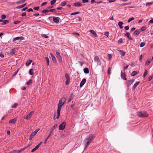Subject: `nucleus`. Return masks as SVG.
I'll list each match as a JSON object with an SVG mask.
<instances>
[{"instance_id":"obj_51","label":"nucleus","mask_w":153,"mask_h":153,"mask_svg":"<svg viewBox=\"0 0 153 153\" xmlns=\"http://www.w3.org/2000/svg\"><path fill=\"white\" fill-rule=\"evenodd\" d=\"M33 9H34L35 10H39V7H35L33 8Z\"/></svg>"},{"instance_id":"obj_63","label":"nucleus","mask_w":153,"mask_h":153,"mask_svg":"<svg viewBox=\"0 0 153 153\" xmlns=\"http://www.w3.org/2000/svg\"><path fill=\"white\" fill-rule=\"evenodd\" d=\"M135 29V28H134V27H133L132 28L131 30H130V32H132Z\"/></svg>"},{"instance_id":"obj_47","label":"nucleus","mask_w":153,"mask_h":153,"mask_svg":"<svg viewBox=\"0 0 153 153\" xmlns=\"http://www.w3.org/2000/svg\"><path fill=\"white\" fill-rule=\"evenodd\" d=\"M39 129H37L34 132H32L35 135L37 133V132L38 131Z\"/></svg>"},{"instance_id":"obj_37","label":"nucleus","mask_w":153,"mask_h":153,"mask_svg":"<svg viewBox=\"0 0 153 153\" xmlns=\"http://www.w3.org/2000/svg\"><path fill=\"white\" fill-rule=\"evenodd\" d=\"M120 54L122 56H123L125 54V52L123 51H120Z\"/></svg>"},{"instance_id":"obj_41","label":"nucleus","mask_w":153,"mask_h":153,"mask_svg":"<svg viewBox=\"0 0 153 153\" xmlns=\"http://www.w3.org/2000/svg\"><path fill=\"white\" fill-rule=\"evenodd\" d=\"M145 45V43L144 42H141L140 45V47H142L144 46Z\"/></svg>"},{"instance_id":"obj_24","label":"nucleus","mask_w":153,"mask_h":153,"mask_svg":"<svg viewBox=\"0 0 153 153\" xmlns=\"http://www.w3.org/2000/svg\"><path fill=\"white\" fill-rule=\"evenodd\" d=\"M74 5L76 7H80L81 5V4L79 2H76L74 3Z\"/></svg>"},{"instance_id":"obj_12","label":"nucleus","mask_w":153,"mask_h":153,"mask_svg":"<svg viewBox=\"0 0 153 153\" xmlns=\"http://www.w3.org/2000/svg\"><path fill=\"white\" fill-rule=\"evenodd\" d=\"M134 80L131 79L130 80H128L127 81V84L128 86H130L133 82Z\"/></svg>"},{"instance_id":"obj_34","label":"nucleus","mask_w":153,"mask_h":153,"mask_svg":"<svg viewBox=\"0 0 153 153\" xmlns=\"http://www.w3.org/2000/svg\"><path fill=\"white\" fill-rule=\"evenodd\" d=\"M66 4V2L65 1H63L61 3L60 5L61 6H63L65 5Z\"/></svg>"},{"instance_id":"obj_64","label":"nucleus","mask_w":153,"mask_h":153,"mask_svg":"<svg viewBox=\"0 0 153 153\" xmlns=\"http://www.w3.org/2000/svg\"><path fill=\"white\" fill-rule=\"evenodd\" d=\"M26 15V14L25 13H22L21 14V16H25Z\"/></svg>"},{"instance_id":"obj_2","label":"nucleus","mask_w":153,"mask_h":153,"mask_svg":"<svg viewBox=\"0 0 153 153\" xmlns=\"http://www.w3.org/2000/svg\"><path fill=\"white\" fill-rule=\"evenodd\" d=\"M66 101L65 98L63 97L60 99L59 101V103L58 105V109L61 110L62 106L64 105Z\"/></svg>"},{"instance_id":"obj_32","label":"nucleus","mask_w":153,"mask_h":153,"mask_svg":"<svg viewBox=\"0 0 153 153\" xmlns=\"http://www.w3.org/2000/svg\"><path fill=\"white\" fill-rule=\"evenodd\" d=\"M148 71L147 70H145V72L143 75V77H145L147 74H148Z\"/></svg>"},{"instance_id":"obj_60","label":"nucleus","mask_w":153,"mask_h":153,"mask_svg":"<svg viewBox=\"0 0 153 153\" xmlns=\"http://www.w3.org/2000/svg\"><path fill=\"white\" fill-rule=\"evenodd\" d=\"M130 4V3H123L121 5L122 6L126 5L128 4Z\"/></svg>"},{"instance_id":"obj_44","label":"nucleus","mask_w":153,"mask_h":153,"mask_svg":"<svg viewBox=\"0 0 153 153\" xmlns=\"http://www.w3.org/2000/svg\"><path fill=\"white\" fill-rule=\"evenodd\" d=\"M79 13V12H76L75 13H72L71 14V15H74L77 14Z\"/></svg>"},{"instance_id":"obj_48","label":"nucleus","mask_w":153,"mask_h":153,"mask_svg":"<svg viewBox=\"0 0 153 153\" xmlns=\"http://www.w3.org/2000/svg\"><path fill=\"white\" fill-rule=\"evenodd\" d=\"M125 36H126L128 37V38H129V36H130V33H128V32L126 33L125 34Z\"/></svg>"},{"instance_id":"obj_31","label":"nucleus","mask_w":153,"mask_h":153,"mask_svg":"<svg viewBox=\"0 0 153 153\" xmlns=\"http://www.w3.org/2000/svg\"><path fill=\"white\" fill-rule=\"evenodd\" d=\"M137 74V72L136 71H133L131 73V76H135Z\"/></svg>"},{"instance_id":"obj_50","label":"nucleus","mask_w":153,"mask_h":153,"mask_svg":"<svg viewBox=\"0 0 153 153\" xmlns=\"http://www.w3.org/2000/svg\"><path fill=\"white\" fill-rule=\"evenodd\" d=\"M49 12V10H42V12L44 13H46Z\"/></svg>"},{"instance_id":"obj_4","label":"nucleus","mask_w":153,"mask_h":153,"mask_svg":"<svg viewBox=\"0 0 153 153\" xmlns=\"http://www.w3.org/2000/svg\"><path fill=\"white\" fill-rule=\"evenodd\" d=\"M65 76L66 79V80L65 81V84L66 85H68L70 82V76L67 73L65 74Z\"/></svg>"},{"instance_id":"obj_54","label":"nucleus","mask_w":153,"mask_h":153,"mask_svg":"<svg viewBox=\"0 0 153 153\" xmlns=\"http://www.w3.org/2000/svg\"><path fill=\"white\" fill-rule=\"evenodd\" d=\"M56 10L55 9H51V10H49V12H54Z\"/></svg>"},{"instance_id":"obj_55","label":"nucleus","mask_w":153,"mask_h":153,"mask_svg":"<svg viewBox=\"0 0 153 153\" xmlns=\"http://www.w3.org/2000/svg\"><path fill=\"white\" fill-rule=\"evenodd\" d=\"M6 16L5 15L3 14L1 16V18L2 19H4L6 18Z\"/></svg>"},{"instance_id":"obj_53","label":"nucleus","mask_w":153,"mask_h":153,"mask_svg":"<svg viewBox=\"0 0 153 153\" xmlns=\"http://www.w3.org/2000/svg\"><path fill=\"white\" fill-rule=\"evenodd\" d=\"M20 22H21L20 21H16L15 22H14V24H17L18 23Z\"/></svg>"},{"instance_id":"obj_38","label":"nucleus","mask_w":153,"mask_h":153,"mask_svg":"<svg viewBox=\"0 0 153 153\" xmlns=\"http://www.w3.org/2000/svg\"><path fill=\"white\" fill-rule=\"evenodd\" d=\"M134 17H131V18H129L128 21V22H130L131 21L134 20Z\"/></svg>"},{"instance_id":"obj_21","label":"nucleus","mask_w":153,"mask_h":153,"mask_svg":"<svg viewBox=\"0 0 153 153\" xmlns=\"http://www.w3.org/2000/svg\"><path fill=\"white\" fill-rule=\"evenodd\" d=\"M15 49H12L10 53V55L11 56H13L15 53Z\"/></svg>"},{"instance_id":"obj_23","label":"nucleus","mask_w":153,"mask_h":153,"mask_svg":"<svg viewBox=\"0 0 153 153\" xmlns=\"http://www.w3.org/2000/svg\"><path fill=\"white\" fill-rule=\"evenodd\" d=\"M26 4L25 3L21 6H18L16 7L17 9H20L24 7L26 5Z\"/></svg>"},{"instance_id":"obj_33","label":"nucleus","mask_w":153,"mask_h":153,"mask_svg":"<svg viewBox=\"0 0 153 153\" xmlns=\"http://www.w3.org/2000/svg\"><path fill=\"white\" fill-rule=\"evenodd\" d=\"M9 22V21L8 20H4L3 21V23L2 24V25L6 24L7 23Z\"/></svg>"},{"instance_id":"obj_26","label":"nucleus","mask_w":153,"mask_h":153,"mask_svg":"<svg viewBox=\"0 0 153 153\" xmlns=\"http://www.w3.org/2000/svg\"><path fill=\"white\" fill-rule=\"evenodd\" d=\"M35 135L33 134V133H32L29 137V140H32V139L33 137L35 136Z\"/></svg>"},{"instance_id":"obj_39","label":"nucleus","mask_w":153,"mask_h":153,"mask_svg":"<svg viewBox=\"0 0 153 153\" xmlns=\"http://www.w3.org/2000/svg\"><path fill=\"white\" fill-rule=\"evenodd\" d=\"M56 2V0H53L51 1V4L53 5Z\"/></svg>"},{"instance_id":"obj_16","label":"nucleus","mask_w":153,"mask_h":153,"mask_svg":"<svg viewBox=\"0 0 153 153\" xmlns=\"http://www.w3.org/2000/svg\"><path fill=\"white\" fill-rule=\"evenodd\" d=\"M58 18H59L58 17L56 18L55 17H53V20L54 22L56 23H58L59 22V20L58 19Z\"/></svg>"},{"instance_id":"obj_29","label":"nucleus","mask_w":153,"mask_h":153,"mask_svg":"<svg viewBox=\"0 0 153 153\" xmlns=\"http://www.w3.org/2000/svg\"><path fill=\"white\" fill-rule=\"evenodd\" d=\"M29 73L31 75H33V69H30L29 71Z\"/></svg>"},{"instance_id":"obj_62","label":"nucleus","mask_w":153,"mask_h":153,"mask_svg":"<svg viewBox=\"0 0 153 153\" xmlns=\"http://www.w3.org/2000/svg\"><path fill=\"white\" fill-rule=\"evenodd\" d=\"M73 100V98L72 97H70L68 100V102H69Z\"/></svg>"},{"instance_id":"obj_19","label":"nucleus","mask_w":153,"mask_h":153,"mask_svg":"<svg viewBox=\"0 0 153 153\" xmlns=\"http://www.w3.org/2000/svg\"><path fill=\"white\" fill-rule=\"evenodd\" d=\"M90 32L92 33L95 37L97 36V35L94 30H90Z\"/></svg>"},{"instance_id":"obj_57","label":"nucleus","mask_w":153,"mask_h":153,"mask_svg":"<svg viewBox=\"0 0 153 153\" xmlns=\"http://www.w3.org/2000/svg\"><path fill=\"white\" fill-rule=\"evenodd\" d=\"M118 42L119 43H121L123 42V39H119L118 41Z\"/></svg>"},{"instance_id":"obj_42","label":"nucleus","mask_w":153,"mask_h":153,"mask_svg":"<svg viewBox=\"0 0 153 153\" xmlns=\"http://www.w3.org/2000/svg\"><path fill=\"white\" fill-rule=\"evenodd\" d=\"M42 36L43 37H44L46 38H48V36L45 34H42Z\"/></svg>"},{"instance_id":"obj_5","label":"nucleus","mask_w":153,"mask_h":153,"mask_svg":"<svg viewBox=\"0 0 153 153\" xmlns=\"http://www.w3.org/2000/svg\"><path fill=\"white\" fill-rule=\"evenodd\" d=\"M94 61L95 62L97 63V65H100L101 62L100 60L97 56H96L94 58Z\"/></svg>"},{"instance_id":"obj_43","label":"nucleus","mask_w":153,"mask_h":153,"mask_svg":"<svg viewBox=\"0 0 153 153\" xmlns=\"http://www.w3.org/2000/svg\"><path fill=\"white\" fill-rule=\"evenodd\" d=\"M153 4V2L147 3L146 4V6L151 5Z\"/></svg>"},{"instance_id":"obj_59","label":"nucleus","mask_w":153,"mask_h":153,"mask_svg":"<svg viewBox=\"0 0 153 153\" xmlns=\"http://www.w3.org/2000/svg\"><path fill=\"white\" fill-rule=\"evenodd\" d=\"M105 35L108 37L109 35V33L108 32H106L105 33Z\"/></svg>"},{"instance_id":"obj_13","label":"nucleus","mask_w":153,"mask_h":153,"mask_svg":"<svg viewBox=\"0 0 153 153\" xmlns=\"http://www.w3.org/2000/svg\"><path fill=\"white\" fill-rule=\"evenodd\" d=\"M60 111H61V110H60L57 109V115H56V116L55 115L54 116V118L56 117V119H58L59 118V116L60 115Z\"/></svg>"},{"instance_id":"obj_25","label":"nucleus","mask_w":153,"mask_h":153,"mask_svg":"<svg viewBox=\"0 0 153 153\" xmlns=\"http://www.w3.org/2000/svg\"><path fill=\"white\" fill-rule=\"evenodd\" d=\"M32 62V60H28L26 62V66H28L30 64H31Z\"/></svg>"},{"instance_id":"obj_20","label":"nucleus","mask_w":153,"mask_h":153,"mask_svg":"<svg viewBox=\"0 0 153 153\" xmlns=\"http://www.w3.org/2000/svg\"><path fill=\"white\" fill-rule=\"evenodd\" d=\"M140 33V31L139 30H135L133 33L134 35H137L139 34Z\"/></svg>"},{"instance_id":"obj_11","label":"nucleus","mask_w":153,"mask_h":153,"mask_svg":"<svg viewBox=\"0 0 153 153\" xmlns=\"http://www.w3.org/2000/svg\"><path fill=\"white\" fill-rule=\"evenodd\" d=\"M57 124H56L55 125L53 126V127L51 129V131L50 134L52 135L54 130L57 127Z\"/></svg>"},{"instance_id":"obj_49","label":"nucleus","mask_w":153,"mask_h":153,"mask_svg":"<svg viewBox=\"0 0 153 153\" xmlns=\"http://www.w3.org/2000/svg\"><path fill=\"white\" fill-rule=\"evenodd\" d=\"M146 27H143L141 28V30L142 31L145 30L146 29Z\"/></svg>"},{"instance_id":"obj_7","label":"nucleus","mask_w":153,"mask_h":153,"mask_svg":"<svg viewBox=\"0 0 153 153\" xmlns=\"http://www.w3.org/2000/svg\"><path fill=\"white\" fill-rule=\"evenodd\" d=\"M34 114V111H32L30 113L27 114V116L24 117L25 119L27 120L30 119Z\"/></svg>"},{"instance_id":"obj_10","label":"nucleus","mask_w":153,"mask_h":153,"mask_svg":"<svg viewBox=\"0 0 153 153\" xmlns=\"http://www.w3.org/2000/svg\"><path fill=\"white\" fill-rule=\"evenodd\" d=\"M24 39V38L22 36L17 37L14 38L13 39V41L14 42L17 40L20 39L21 40H23Z\"/></svg>"},{"instance_id":"obj_35","label":"nucleus","mask_w":153,"mask_h":153,"mask_svg":"<svg viewBox=\"0 0 153 153\" xmlns=\"http://www.w3.org/2000/svg\"><path fill=\"white\" fill-rule=\"evenodd\" d=\"M45 59L47 62V65L48 66L49 65V58L47 57H45Z\"/></svg>"},{"instance_id":"obj_56","label":"nucleus","mask_w":153,"mask_h":153,"mask_svg":"<svg viewBox=\"0 0 153 153\" xmlns=\"http://www.w3.org/2000/svg\"><path fill=\"white\" fill-rule=\"evenodd\" d=\"M89 0H82V2L83 3H87L88 2Z\"/></svg>"},{"instance_id":"obj_30","label":"nucleus","mask_w":153,"mask_h":153,"mask_svg":"<svg viewBox=\"0 0 153 153\" xmlns=\"http://www.w3.org/2000/svg\"><path fill=\"white\" fill-rule=\"evenodd\" d=\"M42 143V142H41L40 143H39L37 146H36L34 148L35 149H36V150L39 147L40 145Z\"/></svg>"},{"instance_id":"obj_3","label":"nucleus","mask_w":153,"mask_h":153,"mask_svg":"<svg viewBox=\"0 0 153 153\" xmlns=\"http://www.w3.org/2000/svg\"><path fill=\"white\" fill-rule=\"evenodd\" d=\"M137 115L139 117L141 118L146 117L149 116L148 114L144 111L139 112L137 113Z\"/></svg>"},{"instance_id":"obj_61","label":"nucleus","mask_w":153,"mask_h":153,"mask_svg":"<svg viewBox=\"0 0 153 153\" xmlns=\"http://www.w3.org/2000/svg\"><path fill=\"white\" fill-rule=\"evenodd\" d=\"M73 34L76 35L78 36H80V34L79 33L76 32H75L73 33Z\"/></svg>"},{"instance_id":"obj_1","label":"nucleus","mask_w":153,"mask_h":153,"mask_svg":"<svg viewBox=\"0 0 153 153\" xmlns=\"http://www.w3.org/2000/svg\"><path fill=\"white\" fill-rule=\"evenodd\" d=\"M94 138V136L92 134H91L85 140L83 143L85 146L84 148L85 149L92 142Z\"/></svg>"},{"instance_id":"obj_46","label":"nucleus","mask_w":153,"mask_h":153,"mask_svg":"<svg viewBox=\"0 0 153 153\" xmlns=\"http://www.w3.org/2000/svg\"><path fill=\"white\" fill-rule=\"evenodd\" d=\"M150 63V60H147L145 63V65H148Z\"/></svg>"},{"instance_id":"obj_18","label":"nucleus","mask_w":153,"mask_h":153,"mask_svg":"<svg viewBox=\"0 0 153 153\" xmlns=\"http://www.w3.org/2000/svg\"><path fill=\"white\" fill-rule=\"evenodd\" d=\"M123 24V23L121 22H119L118 23V25L120 27L121 29H122L123 27V26H122V25Z\"/></svg>"},{"instance_id":"obj_17","label":"nucleus","mask_w":153,"mask_h":153,"mask_svg":"<svg viewBox=\"0 0 153 153\" xmlns=\"http://www.w3.org/2000/svg\"><path fill=\"white\" fill-rule=\"evenodd\" d=\"M140 82H137L136 83H135L134 84V85H133V89L134 90L137 87V86L139 84Z\"/></svg>"},{"instance_id":"obj_58","label":"nucleus","mask_w":153,"mask_h":153,"mask_svg":"<svg viewBox=\"0 0 153 153\" xmlns=\"http://www.w3.org/2000/svg\"><path fill=\"white\" fill-rule=\"evenodd\" d=\"M27 11L29 12L32 11L33 12V10L32 8H30L27 10Z\"/></svg>"},{"instance_id":"obj_52","label":"nucleus","mask_w":153,"mask_h":153,"mask_svg":"<svg viewBox=\"0 0 153 153\" xmlns=\"http://www.w3.org/2000/svg\"><path fill=\"white\" fill-rule=\"evenodd\" d=\"M125 30H127L129 29V27L128 26H126L124 27Z\"/></svg>"},{"instance_id":"obj_6","label":"nucleus","mask_w":153,"mask_h":153,"mask_svg":"<svg viewBox=\"0 0 153 153\" xmlns=\"http://www.w3.org/2000/svg\"><path fill=\"white\" fill-rule=\"evenodd\" d=\"M66 123L65 122H63L59 126V130H63L65 126Z\"/></svg>"},{"instance_id":"obj_14","label":"nucleus","mask_w":153,"mask_h":153,"mask_svg":"<svg viewBox=\"0 0 153 153\" xmlns=\"http://www.w3.org/2000/svg\"><path fill=\"white\" fill-rule=\"evenodd\" d=\"M17 120L16 118L12 119L9 121V123H15L16 121Z\"/></svg>"},{"instance_id":"obj_36","label":"nucleus","mask_w":153,"mask_h":153,"mask_svg":"<svg viewBox=\"0 0 153 153\" xmlns=\"http://www.w3.org/2000/svg\"><path fill=\"white\" fill-rule=\"evenodd\" d=\"M32 83V80L31 79H30L27 83L26 84L27 85H29Z\"/></svg>"},{"instance_id":"obj_40","label":"nucleus","mask_w":153,"mask_h":153,"mask_svg":"<svg viewBox=\"0 0 153 153\" xmlns=\"http://www.w3.org/2000/svg\"><path fill=\"white\" fill-rule=\"evenodd\" d=\"M18 105V104L16 103H14L13 104V106H12V108H16Z\"/></svg>"},{"instance_id":"obj_27","label":"nucleus","mask_w":153,"mask_h":153,"mask_svg":"<svg viewBox=\"0 0 153 153\" xmlns=\"http://www.w3.org/2000/svg\"><path fill=\"white\" fill-rule=\"evenodd\" d=\"M56 57L58 59L60 62H61L62 61V59L60 55L56 56Z\"/></svg>"},{"instance_id":"obj_15","label":"nucleus","mask_w":153,"mask_h":153,"mask_svg":"<svg viewBox=\"0 0 153 153\" xmlns=\"http://www.w3.org/2000/svg\"><path fill=\"white\" fill-rule=\"evenodd\" d=\"M121 77L123 79L126 80V75L125 74H123L122 71L121 72Z\"/></svg>"},{"instance_id":"obj_28","label":"nucleus","mask_w":153,"mask_h":153,"mask_svg":"<svg viewBox=\"0 0 153 153\" xmlns=\"http://www.w3.org/2000/svg\"><path fill=\"white\" fill-rule=\"evenodd\" d=\"M51 56L52 57V60L54 61H56V58L55 57L53 56L52 53H51Z\"/></svg>"},{"instance_id":"obj_22","label":"nucleus","mask_w":153,"mask_h":153,"mask_svg":"<svg viewBox=\"0 0 153 153\" xmlns=\"http://www.w3.org/2000/svg\"><path fill=\"white\" fill-rule=\"evenodd\" d=\"M84 72L85 74H88L89 73V70L88 68H86L83 69Z\"/></svg>"},{"instance_id":"obj_8","label":"nucleus","mask_w":153,"mask_h":153,"mask_svg":"<svg viewBox=\"0 0 153 153\" xmlns=\"http://www.w3.org/2000/svg\"><path fill=\"white\" fill-rule=\"evenodd\" d=\"M25 149V148H24L19 150H16L12 151L8 153H19L21 152L22 151H23Z\"/></svg>"},{"instance_id":"obj_9","label":"nucleus","mask_w":153,"mask_h":153,"mask_svg":"<svg viewBox=\"0 0 153 153\" xmlns=\"http://www.w3.org/2000/svg\"><path fill=\"white\" fill-rule=\"evenodd\" d=\"M86 81V79H85L84 78L82 79V81L81 82L80 85L79 87L80 88H81L83 85L85 83Z\"/></svg>"},{"instance_id":"obj_45","label":"nucleus","mask_w":153,"mask_h":153,"mask_svg":"<svg viewBox=\"0 0 153 153\" xmlns=\"http://www.w3.org/2000/svg\"><path fill=\"white\" fill-rule=\"evenodd\" d=\"M111 68L109 67L108 69V74H111Z\"/></svg>"}]
</instances>
